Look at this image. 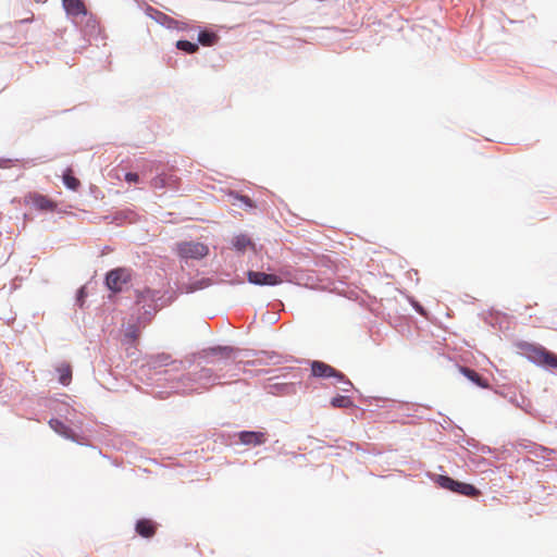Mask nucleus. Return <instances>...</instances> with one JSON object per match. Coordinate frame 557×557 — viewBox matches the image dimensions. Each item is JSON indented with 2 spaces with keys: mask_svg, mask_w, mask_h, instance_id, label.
Segmentation results:
<instances>
[{
  "mask_svg": "<svg viewBox=\"0 0 557 557\" xmlns=\"http://www.w3.org/2000/svg\"><path fill=\"white\" fill-rule=\"evenodd\" d=\"M125 180L128 182V183H137L139 177H138V174L137 173H133V172H128L126 173L125 175Z\"/></svg>",
  "mask_w": 557,
  "mask_h": 557,
  "instance_id": "obj_23",
  "label": "nucleus"
},
{
  "mask_svg": "<svg viewBox=\"0 0 557 557\" xmlns=\"http://www.w3.org/2000/svg\"><path fill=\"white\" fill-rule=\"evenodd\" d=\"M58 371L60 373L59 381L63 385H67L71 382L72 379V370L69 364H62L58 368Z\"/></svg>",
  "mask_w": 557,
  "mask_h": 557,
  "instance_id": "obj_18",
  "label": "nucleus"
},
{
  "mask_svg": "<svg viewBox=\"0 0 557 557\" xmlns=\"http://www.w3.org/2000/svg\"><path fill=\"white\" fill-rule=\"evenodd\" d=\"M525 351L529 359L539 366L548 368L557 367V355L543 346L529 345Z\"/></svg>",
  "mask_w": 557,
  "mask_h": 557,
  "instance_id": "obj_3",
  "label": "nucleus"
},
{
  "mask_svg": "<svg viewBox=\"0 0 557 557\" xmlns=\"http://www.w3.org/2000/svg\"><path fill=\"white\" fill-rule=\"evenodd\" d=\"M556 369H557V367H556Z\"/></svg>",
  "mask_w": 557,
  "mask_h": 557,
  "instance_id": "obj_25",
  "label": "nucleus"
},
{
  "mask_svg": "<svg viewBox=\"0 0 557 557\" xmlns=\"http://www.w3.org/2000/svg\"><path fill=\"white\" fill-rule=\"evenodd\" d=\"M220 37L216 33L210 30H201L198 35V41L200 45L211 47L218 44Z\"/></svg>",
  "mask_w": 557,
  "mask_h": 557,
  "instance_id": "obj_13",
  "label": "nucleus"
},
{
  "mask_svg": "<svg viewBox=\"0 0 557 557\" xmlns=\"http://www.w3.org/2000/svg\"><path fill=\"white\" fill-rule=\"evenodd\" d=\"M311 373L315 377H334L335 384H343L345 386H342L343 391H348V387H351V382L346 379L345 374L337 371L335 368L331 367L327 363H324L322 361H312L311 363Z\"/></svg>",
  "mask_w": 557,
  "mask_h": 557,
  "instance_id": "obj_2",
  "label": "nucleus"
},
{
  "mask_svg": "<svg viewBox=\"0 0 557 557\" xmlns=\"http://www.w3.org/2000/svg\"><path fill=\"white\" fill-rule=\"evenodd\" d=\"M63 183L69 189L72 190H77L81 186V182L73 175L72 169H66L64 172Z\"/></svg>",
  "mask_w": 557,
  "mask_h": 557,
  "instance_id": "obj_15",
  "label": "nucleus"
},
{
  "mask_svg": "<svg viewBox=\"0 0 557 557\" xmlns=\"http://www.w3.org/2000/svg\"><path fill=\"white\" fill-rule=\"evenodd\" d=\"M247 280L249 283L260 286H275L283 282L278 275L258 271H248Z\"/></svg>",
  "mask_w": 557,
  "mask_h": 557,
  "instance_id": "obj_6",
  "label": "nucleus"
},
{
  "mask_svg": "<svg viewBox=\"0 0 557 557\" xmlns=\"http://www.w3.org/2000/svg\"><path fill=\"white\" fill-rule=\"evenodd\" d=\"M176 181L173 180V176L170 175V176H166V175H159L157 177H154L152 181H151V186L153 188H163L168 185H171V184H174Z\"/></svg>",
  "mask_w": 557,
  "mask_h": 557,
  "instance_id": "obj_16",
  "label": "nucleus"
},
{
  "mask_svg": "<svg viewBox=\"0 0 557 557\" xmlns=\"http://www.w3.org/2000/svg\"><path fill=\"white\" fill-rule=\"evenodd\" d=\"M176 48L178 50L185 51L187 53H195L198 51L199 47L195 42H190L188 40H178L176 42Z\"/></svg>",
  "mask_w": 557,
  "mask_h": 557,
  "instance_id": "obj_19",
  "label": "nucleus"
},
{
  "mask_svg": "<svg viewBox=\"0 0 557 557\" xmlns=\"http://www.w3.org/2000/svg\"><path fill=\"white\" fill-rule=\"evenodd\" d=\"M135 530L140 536L149 539L156 534L157 525L150 519H140L137 521Z\"/></svg>",
  "mask_w": 557,
  "mask_h": 557,
  "instance_id": "obj_10",
  "label": "nucleus"
},
{
  "mask_svg": "<svg viewBox=\"0 0 557 557\" xmlns=\"http://www.w3.org/2000/svg\"><path fill=\"white\" fill-rule=\"evenodd\" d=\"M218 350H219V351H224V352H227V354L232 351V349H231V348H227V347L213 349V351H218Z\"/></svg>",
  "mask_w": 557,
  "mask_h": 557,
  "instance_id": "obj_24",
  "label": "nucleus"
},
{
  "mask_svg": "<svg viewBox=\"0 0 557 557\" xmlns=\"http://www.w3.org/2000/svg\"><path fill=\"white\" fill-rule=\"evenodd\" d=\"M334 408H349L354 406L352 400L348 396L338 395L331 400Z\"/></svg>",
  "mask_w": 557,
  "mask_h": 557,
  "instance_id": "obj_17",
  "label": "nucleus"
},
{
  "mask_svg": "<svg viewBox=\"0 0 557 557\" xmlns=\"http://www.w3.org/2000/svg\"><path fill=\"white\" fill-rule=\"evenodd\" d=\"M139 337V330L136 325H131L126 333H125V339H127L128 343L135 344Z\"/></svg>",
  "mask_w": 557,
  "mask_h": 557,
  "instance_id": "obj_20",
  "label": "nucleus"
},
{
  "mask_svg": "<svg viewBox=\"0 0 557 557\" xmlns=\"http://www.w3.org/2000/svg\"><path fill=\"white\" fill-rule=\"evenodd\" d=\"M65 12L71 16H85L87 8L83 0H62Z\"/></svg>",
  "mask_w": 557,
  "mask_h": 557,
  "instance_id": "obj_9",
  "label": "nucleus"
},
{
  "mask_svg": "<svg viewBox=\"0 0 557 557\" xmlns=\"http://www.w3.org/2000/svg\"><path fill=\"white\" fill-rule=\"evenodd\" d=\"M154 297H156L154 293L151 289L146 288L145 290L138 292L137 302L139 304V302L146 301L147 299L153 300Z\"/></svg>",
  "mask_w": 557,
  "mask_h": 557,
  "instance_id": "obj_21",
  "label": "nucleus"
},
{
  "mask_svg": "<svg viewBox=\"0 0 557 557\" xmlns=\"http://www.w3.org/2000/svg\"><path fill=\"white\" fill-rule=\"evenodd\" d=\"M233 246L237 251L244 252L248 248H255L253 243L247 235H238L233 239Z\"/></svg>",
  "mask_w": 557,
  "mask_h": 557,
  "instance_id": "obj_14",
  "label": "nucleus"
},
{
  "mask_svg": "<svg viewBox=\"0 0 557 557\" xmlns=\"http://www.w3.org/2000/svg\"><path fill=\"white\" fill-rule=\"evenodd\" d=\"M236 198L239 201H242L245 206H247L249 208H253L255 207L252 200L249 197H247V196H237Z\"/></svg>",
  "mask_w": 557,
  "mask_h": 557,
  "instance_id": "obj_22",
  "label": "nucleus"
},
{
  "mask_svg": "<svg viewBox=\"0 0 557 557\" xmlns=\"http://www.w3.org/2000/svg\"><path fill=\"white\" fill-rule=\"evenodd\" d=\"M26 202L30 203L39 211L52 212L57 208V203L45 195L33 193L26 197Z\"/></svg>",
  "mask_w": 557,
  "mask_h": 557,
  "instance_id": "obj_7",
  "label": "nucleus"
},
{
  "mask_svg": "<svg viewBox=\"0 0 557 557\" xmlns=\"http://www.w3.org/2000/svg\"><path fill=\"white\" fill-rule=\"evenodd\" d=\"M49 426L55 433H58L59 435H61L63 437H66V438H73L74 437L73 431L66 424H64L61 420H59V419H50L49 420Z\"/></svg>",
  "mask_w": 557,
  "mask_h": 557,
  "instance_id": "obj_12",
  "label": "nucleus"
},
{
  "mask_svg": "<svg viewBox=\"0 0 557 557\" xmlns=\"http://www.w3.org/2000/svg\"><path fill=\"white\" fill-rule=\"evenodd\" d=\"M435 482L442 488L451 491L454 493H457V494H460L463 496H468L471 498H478L479 496H481V491L479 488H476L474 485L456 481L453 478L447 476V475H442V474L437 475Z\"/></svg>",
  "mask_w": 557,
  "mask_h": 557,
  "instance_id": "obj_1",
  "label": "nucleus"
},
{
  "mask_svg": "<svg viewBox=\"0 0 557 557\" xmlns=\"http://www.w3.org/2000/svg\"><path fill=\"white\" fill-rule=\"evenodd\" d=\"M238 438L244 445L259 446L267 442L268 436L264 432L243 431L238 434Z\"/></svg>",
  "mask_w": 557,
  "mask_h": 557,
  "instance_id": "obj_8",
  "label": "nucleus"
},
{
  "mask_svg": "<svg viewBox=\"0 0 557 557\" xmlns=\"http://www.w3.org/2000/svg\"><path fill=\"white\" fill-rule=\"evenodd\" d=\"M177 253L185 259H201L209 253V248L202 243L183 242L177 245Z\"/></svg>",
  "mask_w": 557,
  "mask_h": 557,
  "instance_id": "obj_4",
  "label": "nucleus"
},
{
  "mask_svg": "<svg viewBox=\"0 0 557 557\" xmlns=\"http://www.w3.org/2000/svg\"><path fill=\"white\" fill-rule=\"evenodd\" d=\"M460 372L470 381L475 383L478 386L482 388L488 387V382L486 379H483L479 373H476L474 370L467 368V367H460Z\"/></svg>",
  "mask_w": 557,
  "mask_h": 557,
  "instance_id": "obj_11",
  "label": "nucleus"
},
{
  "mask_svg": "<svg viewBox=\"0 0 557 557\" xmlns=\"http://www.w3.org/2000/svg\"><path fill=\"white\" fill-rule=\"evenodd\" d=\"M131 281V272L124 268L110 271L106 276V284L109 289L116 293L122 290L123 285Z\"/></svg>",
  "mask_w": 557,
  "mask_h": 557,
  "instance_id": "obj_5",
  "label": "nucleus"
}]
</instances>
